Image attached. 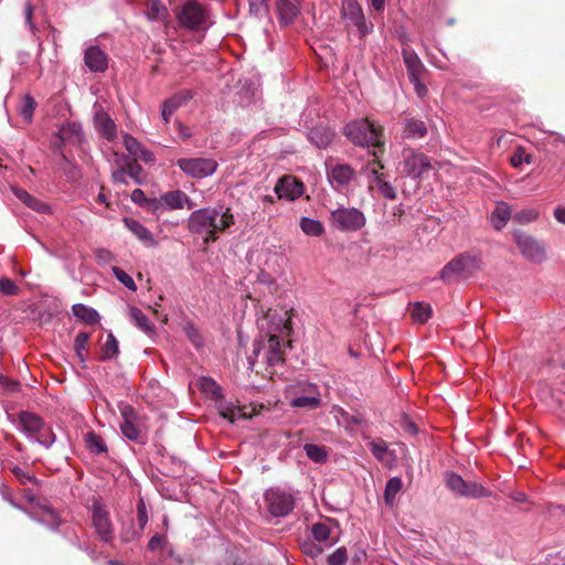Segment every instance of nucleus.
<instances>
[{
    "instance_id": "f257e3e1",
    "label": "nucleus",
    "mask_w": 565,
    "mask_h": 565,
    "mask_svg": "<svg viewBox=\"0 0 565 565\" xmlns=\"http://www.w3.org/2000/svg\"><path fill=\"white\" fill-rule=\"evenodd\" d=\"M234 224V215L230 207H205L191 213L188 218V228L191 233L202 235L207 244L218 237V233L226 231Z\"/></svg>"
},
{
    "instance_id": "f03ea898",
    "label": "nucleus",
    "mask_w": 565,
    "mask_h": 565,
    "mask_svg": "<svg viewBox=\"0 0 565 565\" xmlns=\"http://www.w3.org/2000/svg\"><path fill=\"white\" fill-rule=\"evenodd\" d=\"M344 134L356 146L377 147L382 143L381 129L366 118L349 122Z\"/></svg>"
},
{
    "instance_id": "7ed1b4c3",
    "label": "nucleus",
    "mask_w": 565,
    "mask_h": 565,
    "mask_svg": "<svg viewBox=\"0 0 565 565\" xmlns=\"http://www.w3.org/2000/svg\"><path fill=\"white\" fill-rule=\"evenodd\" d=\"M480 268V258L475 255L461 254L447 263L440 271L439 278L450 282L458 277H468Z\"/></svg>"
},
{
    "instance_id": "20e7f679",
    "label": "nucleus",
    "mask_w": 565,
    "mask_h": 565,
    "mask_svg": "<svg viewBox=\"0 0 565 565\" xmlns=\"http://www.w3.org/2000/svg\"><path fill=\"white\" fill-rule=\"evenodd\" d=\"M330 223L341 232H358L366 224V217L359 209L338 207L330 213Z\"/></svg>"
},
{
    "instance_id": "39448f33",
    "label": "nucleus",
    "mask_w": 565,
    "mask_h": 565,
    "mask_svg": "<svg viewBox=\"0 0 565 565\" xmlns=\"http://www.w3.org/2000/svg\"><path fill=\"white\" fill-rule=\"evenodd\" d=\"M264 498L268 512L276 518L288 515L295 508L294 493L288 490L270 488Z\"/></svg>"
},
{
    "instance_id": "423d86ee",
    "label": "nucleus",
    "mask_w": 565,
    "mask_h": 565,
    "mask_svg": "<svg viewBox=\"0 0 565 565\" xmlns=\"http://www.w3.org/2000/svg\"><path fill=\"white\" fill-rule=\"evenodd\" d=\"M401 172L413 179L422 178L425 172L430 170L429 158L423 152L406 148L402 152L399 162Z\"/></svg>"
},
{
    "instance_id": "0eeeda50",
    "label": "nucleus",
    "mask_w": 565,
    "mask_h": 565,
    "mask_svg": "<svg viewBox=\"0 0 565 565\" xmlns=\"http://www.w3.org/2000/svg\"><path fill=\"white\" fill-rule=\"evenodd\" d=\"M341 17L345 21V25L348 28H355L361 38L369 34L373 29L372 23H366L358 0H342Z\"/></svg>"
},
{
    "instance_id": "6e6552de",
    "label": "nucleus",
    "mask_w": 565,
    "mask_h": 565,
    "mask_svg": "<svg viewBox=\"0 0 565 565\" xmlns=\"http://www.w3.org/2000/svg\"><path fill=\"white\" fill-rule=\"evenodd\" d=\"M445 480L448 489L457 495L475 499L490 495V492L482 484L466 481L457 473L447 472Z\"/></svg>"
},
{
    "instance_id": "1a4fd4ad",
    "label": "nucleus",
    "mask_w": 565,
    "mask_h": 565,
    "mask_svg": "<svg viewBox=\"0 0 565 565\" xmlns=\"http://www.w3.org/2000/svg\"><path fill=\"white\" fill-rule=\"evenodd\" d=\"M177 164L183 173L195 179L210 177L217 169V162L212 158H181Z\"/></svg>"
},
{
    "instance_id": "9d476101",
    "label": "nucleus",
    "mask_w": 565,
    "mask_h": 565,
    "mask_svg": "<svg viewBox=\"0 0 565 565\" xmlns=\"http://www.w3.org/2000/svg\"><path fill=\"white\" fill-rule=\"evenodd\" d=\"M92 522L95 532L102 541L108 543L114 540V526L109 512L99 502H94L92 508Z\"/></svg>"
},
{
    "instance_id": "9b49d317",
    "label": "nucleus",
    "mask_w": 565,
    "mask_h": 565,
    "mask_svg": "<svg viewBox=\"0 0 565 565\" xmlns=\"http://www.w3.org/2000/svg\"><path fill=\"white\" fill-rule=\"evenodd\" d=\"M178 20L180 24L186 29H198L205 23V10L200 3L195 1H188L178 13Z\"/></svg>"
},
{
    "instance_id": "f8f14e48",
    "label": "nucleus",
    "mask_w": 565,
    "mask_h": 565,
    "mask_svg": "<svg viewBox=\"0 0 565 565\" xmlns=\"http://www.w3.org/2000/svg\"><path fill=\"white\" fill-rule=\"evenodd\" d=\"M513 237L521 254L532 262H541L545 257V249L543 245L534 239L532 236L515 231Z\"/></svg>"
},
{
    "instance_id": "ddd939ff",
    "label": "nucleus",
    "mask_w": 565,
    "mask_h": 565,
    "mask_svg": "<svg viewBox=\"0 0 565 565\" xmlns=\"http://www.w3.org/2000/svg\"><path fill=\"white\" fill-rule=\"evenodd\" d=\"M328 179L337 191L348 188L355 179V171L345 163H337L328 167Z\"/></svg>"
},
{
    "instance_id": "4468645a",
    "label": "nucleus",
    "mask_w": 565,
    "mask_h": 565,
    "mask_svg": "<svg viewBox=\"0 0 565 565\" xmlns=\"http://www.w3.org/2000/svg\"><path fill=\"white\" fill-rule=\"evenodd\" d=\"M274 190L279 200L295 201L302 195L303 183L292 175H285L277 181Z\"/></svg>"
},
{
    "instance_id": "2eb2a0df",
    "label": "nucleus",
    "mask_w": 565,
    "mask_h": 565,
    "mask_svg": "<svg viewBox=\"0 0 565 565\" xmlns=\"http://www.w3.org/2000/svg\"><path fill=\"white\" fill-rule=\"evenodd\" d=\"M311 534L313 539L321 544V546L317 547L315 551H310L311 555L320 554L323 547L331 546L338 541L333 530L323 522L315 523L311 527Z\"/></svg>"
},
{
    "instance_id": "dca6fc26",
    "label": "nucleus",
    "mask_w": 565,
    "mask_h": 565,
    "mask_svg": "<svg viewBox=\"0 0 565 565\" xmlns=\"http://www.w3.org/2000/svg\"><path fill=\"white\" fill-rule=\"evenodd\" d=\"M85 65L92 72H105L108 67L107 54L97 45H90L85 50Z\"/></svg>"
},
{
    "instance_id": "f3484780",
    "label": "nucleus",
    "mask_w": 565,
    "mask_h": 565,
    "mask_svg": "<svg viewBox=\"0 0 565 565\" xmlns=\"http://www.w3.org/2000/svg\"><path fill=\"white\" fill-rule=\"evenodd\" d=\"M43 420L35 414L21 412L18 419V429L24 433L29 438H33L36 433H41Z\"/></svg>"
},
{
    "instance_id": "a211bd4d",
    "label": "nucleus",
    "mask_w": 565,
    "mask_h": 565,
    "mask_svg": "<svg viewBox=\"0 0 565 565\" xmlns=\"http://www.w3.org/2000/svg\"><path fill=\"white\" fill-rule=\"evenodd\" d=\"M122 423L120 424V430L122 435L130 440H138L140 437V429L136 424V416L131 406H125L121 408Z\"/></svg>"
},
{
    "instance_id": "6ab92c4d",
    "label": "nucleus",
    "mask_w": 565,
    "mask_h": 565,
    "mask_svg": "<svg viewBox=\"0 0 565 565\" xmlns=\"http://www.w3.org/2000/svg\"><path fill=\"white\" fill-rule=\"evenodd\" d=\"M94 122L97 130L109 141H113L117 136V129L114 120L103 110H99L94 116Z\"/></svg>"
},
{
    "instance_id": "aec40b11",
    "label": "nucleus",
    "mask_w": 565,
    "mask_h": 565,
    "mask_svg": "<svg viewBox=\"0 0 565 565\" xmlns=\"http://www.w3.org/2000/svg\"><path fill=\"white\" fill-rule=\"evenodd\" d=\"M124 223L126 227L145 245L150 247L157 245V242L153 238L151 232L146 226H143L139 221L130 217H125Z\"/></svg>"
},
{
    "instance_id": "412c9836",
    "label": "nucleus",
    "mask_w": 565,
    "mask_h": 565,
    "mask_svg": "<svg viewBox=\"0 0 565 565\" xmlns=\"http://www.w3.org/2000/svg\"><path fill=\"white\" fill-rule=\"evenodd\" d=\"M309 395L294 397L290 402L292 407L316 409L320 406V394L316 385L310 384L308 387Z\"/></svg>"
},
{
    "instance_id": "4be33fe9",
    "label": "nucleus",
    "mask_w": 565,
    "mask_h": 565,
    "mask_svg": "<svg viewBox=\"0 0 565 565\" xmlns=\"http://www.w3.org/2000/svg\"><path fill=\"white\" fill-rule=\"evenodd\" d=\"M57 136L63 143H79L83 140L82 125L75 121L66 122L61 126Z\"/></svg>"
},
{
    "instance_id": "5701e85b",
    "label": "nucleus",
    "mask_w": 565,
    "mask_h": 565,
    "mask_svg": "<svg viewBox=\"0 0 565 565\" xmlns=\"http://www.w3.org/2000/svg\"><path fill=\"white\" fill-rule=\"evenodd\" d=\"M511 207L505 202H498L490 214V222L497 231H501L511 218Z\"/></svg>"
},
{
    "instance_id": "b1692460",
    "label": "nucleus",
    "mask_w": 565,
    "mask_h": 565,
    "mask_svg": "<svg viewBox=\"0 0 565 565\" xmlns=\"http://www.w3.org/2000/svg\"><path fill=\"white\" fill-rule=\"evenodd\" d=\"M277 11L281 24L291 23L299 13L298 0H278Z\"/></svg>"
},
{
    "instance_id": "393cba45",
    "label": "nucleus",
    "mask_w": 565,
    "mask_h": 565,
    "mask_svg": "<svg viewBox=\"0 0 565 565\" xmlns=\"http://www.w3.org/2000/svg\"><path fill=\"white\" fill-rule=\"evenodd\" d=\"M284 340L278 335H270L268 339V354L267 363L269 366H275L284 362L282 358Z\"/></svg>"
},
{
    "instance_id": "a878e982",
    "label": "nucleus",
    "mask_w": 565,
    "mask_h": 565,
    "mask_svg": "<svg viewBox=\"0 0 565 565\" xmlns=\"http://www.w3.org/2000/svg\"><path fill=\"white\" fill-rule=\"evenodd\" d=\"M185 201L188 195L180 190L167 192L159 199V203L168 210L183 209Z\"/></svg>"
},
{
    "instance_id": "bb28decb",
    "label": "nucleus",
    "mask_w": 565,
    "mask_h": 565,
    "mask_svg": "<svg viewBox=\"0 0 565 565\" xmlns=\"http://www.w3.org/2000/svg\"><path fill=\"white\" fill-rule=\"evenodd\" d=\"M196 386L205 396L213 401H220L223 397L222 387L212 377H200Z\"/></svg>"
},
{
    "instance_id": "cd10ccee",
    "label": "nucleus",
    "mask_w": 565,
    "mask_h": 565,
    "mask_svg": "<svg viewBox=\"0 0 565 565\" xmlns=\"http://www.w3.org/2000/svg\"><path fill=\"white\" fill-rule=\"evenodd\" d=\"M129 317L134 324L146 334L151 335L154 333L153 324L139 308L129 307Z\"/></svg>"
},
{
    "instance_id": "c85d7f7f",
    "label": "nucleus",
    "mask_w": 565,
    "mask_h": 565,
    "mask_svg": "<svg viewBox=\"0 0 565 565\" xmlns=\"http://www.w3.org/2000/svg\"><path fill=\"white\" fill-rule=\"evenodd\" d=\"M308 137L310 141L318 148H326L332 141L333 132L324 127H316L309 131Z\"/></svg>"
},
{
    "instance_id": "c756f323",
    "label": "nucleus",
    "mask_w": 565,
    "mask_h": 565,
    "mask_svg": "<svg viewBox=\"0 0 565 565\" xmlns=\"http://www.w3.org/2000/svg\"><path fill=\"white\" fill-rule=\"evenodd\" d=\"M12 191H13L14 195L30 209L41 212V213L49 212V206L45 203L33 198L25 190L20 189V188H13Z\"/></svg>"
},
{
    "instance_id": "7c9ffc66",
    "label": "nucleus",
    "mask_w": 565,
    "mask_h": 565,
    "mask_svg": "<svg viewBox=\"0 0 565 565\" xmlns=\"http://www.w3.org/2000/svg\"><path fill=\"white\" fill-rule=\"evenodd\" d=\"M384 169V166L373 158L367 164H365L362 169L363 174L369 180V188L374 190V183L377 182V179H382L384 174L381 172Z\"/></svg>"
},
{
    "instance_id": "2f4dec72",
    "label": "nucleus",
    "mask_w": 565,
    "mask_h": 565,
    "mask_svg": "<svg viewBox=\"0 0 565 565\" xmlns=\"http://www.w3.org/2000/svg\"><path fill=\"white\" fill-rule=\"evenodd\" d=\"M73 315L87 324H95L99 321L98 312L83 303H76L72 308Z\"/></svg>"
},
{
    "instance_id": "473e14b6",
    "label": "nucleus",
    "mask_w": 565,
    "mask_h": 565,
    "mask_svg": "<svg viewBox=\"0 0 565 565\" xmlns=\"http://www.w3.org/2000/svg\"><path fill=\"white\" fill-rule=\"evenodd\" d=\"M427 132L424 121L414 118L407 119L404 125L403 137L411 138H423Z\"/></svg>"
},
{
    "instance_id": "72a5a7b5",
    "label": "nucleus",
    "mask_w": 565,
    "mask_h": 565,
    "mask_svg": "<svg viewBox=\"0 0 565 565\" xmlns=\"http://www.w3.org/2000/svg\"><path fill=\"white\" fill-rule=\"evenodd\" d=\"M146 14L150 20H164L168 10L160 0H146Z\"/></svg>"
},
{
    "instance_id": "f704fd0d",
    "label": "nucleus",
    "mask_w": 565,
    "mask_h": 565,
    "mask_svg": "<svg viewBox=\"0 0 565 565\" xmlns=\"http://www.w3.org/2000/svg\"><path fill=\"white\" fill-rule=\"evenodd\" d=\"M218 413L223 418L227 419L230 423H235L238 419L248 417L244 408L236 407L230 404H221L218 406Z\"/></svg>"
},
{
    "instance_id": "c9c22d12",
    "label": "nucleus",
    "mask_w": 565,
    "mask_h": 565,
    "mask_svg": "<svg viewBox=\"0 0 565 565\" xmlns=\"http://www.w3.org/2000/svg\"><path fill=\"white\" fill-rule=\"evenodd\" d=\"M300 228L306 235L309 236H321L324 232V227L322 223L318 220H313L310 217H302L300 220Z\"/></svg>"
},
{
    "instance_id": "e433bc0d",
    "label": "nucleus",
    "mask_w": 565,
    "mask_h": 565,
    "mask_svg": "<svg viewBox=\"0 0 565 565\" xmlns=\"http://www.w3.org/2000/svg\"><path fill=\"white\" fill-rule=\"evenodd\" d=\"M433 309L426 302H415L412 308V318L417 323H425L431 317Z\"/></svg>"
},
{
    "instance_id": "4c0bfd02",
    "label": "nucleus",
    "mask_w": 565,
    "mask_h": 565,
    "mask_svg": "<svg viewBox=\"0 0 565 565\" xmlns=\"http://www.w3.org/2000/svg\"><path fill=\"white\" fill-rule=\"evenodd\" d=\"M403 486L402 479L398 477L391 478L385 486L384 500L388 505H392L395 501L397 493L401 491Z\"/></svg>"
},
{
    "instance_id": "58836bf2",
    "label": "nucleus",
    "mask_w": 565,
    "mask_h": 565,
    "mask_svg": "<svg viewBox=\"0 0 565 565\" xmlns=\"http://www.w3.org/2000/svg\"><path fill=\"white\" fill-rule=\"evenodd\" d=\"M303 450L308 458L317 463H322L328 458V452L323 446L316 444H306Z\"/></svg>"
},
{
    "instance_id": "ea45409f",
    "label": "nucleus",
    "mask_w": 565,
    "mask_h": 565,
    "mask_svg": "<svg viewBox=\"0 0 565 565\" xmlns=\"http://www.w3.org/2000/svg\"><path fill=\"white\" fill-rule=\"evenodd\" d=\"M90 334L87 332H79L74 340V349L75 353L79 360V362L84 365L86 360V351L87 344L89 341Z\"/></svg>"
},
{
    "instance_id": "a19ab883",
    "label": "nucleus",
    "mask_w": 565,
    "mask_h": 565,
    "mask_svg": "<svg viewBox=\"0 0 565 565\" xmlns=\"http://www.w3.org/2000/svg\"><path fill=\"white\" fill-rule=\"evenodd\" d=\"M404 62L409 73L411 81H415L416 75L420 72L422 63L416 54L404 50L403 51Z\"/></svg>"
},
{
    "instance_id": "79ce46f5",
    "label": "nucleus",
    "mask_w": 565,
    "mask_h": 565,
    "mask_svg": "<svg viewBox=\"0 0 565 565\" xmlns=\"http://www.w3.org/2000/svg\"><path fill=\"white\" fill-rule=\"evenodd\" d=\"M370 450L372 455L379 460V461H386L387 456L390 454L388 447L385 440L383 439H374L371 440L369 444Z\"/></svg>"
},
{
    "instance_id": "37998d69",
    "label": "nucleus",
    "mask_w": 565,
    "mask_h": 565,
    "mask_svg": "<svg viewBox=\"0 0 565 565\" xmlns=\"http://www.w3.org/2000/svg\"><path fill=\"white\" fill-rule=\"evenodd\" d=\"M191 98L192 93L190 90H183L167 99L163 103V106L171 113H174L182 104L186 103Z\"/></svg>"
},
{
    "instance_id": "c03bdc74",
    "label": "nucleus",
    "mask_w": 565,
    "mask_h": 565,
    "mask_svg": "<svg viewBox=\"0 0 565 565\" xmlns=\"http://www.w3.org/2000/svg\"><path fill=\"white\" fill-rule=\"evenodd\" d=\"M85 440H86L88 449L92 452L99 455V454H105L107 451V447H106L103 438L100 436H98L97 434H95L93 431L86 434Z\"/></svg>"
},
{
    "instance_id": "a18cd8bd",
    "label": "nucleus",
    "mask_w": 565,
    "mask_h": 565,
    "mask_svg": "<svg viewBox=\"0 0 565 565\" xmlns=\"http://www.w3.org/2000/svg\"><path fill=\"white\" fill-rule=\"evenodd\" d=\"M36 107V102L31 95H25L22 102V105L20 106V116L23 118V120L28 124L32 121L33 113Z\"/></svg>"
},
{
    "instance_id": "49530a36",
    "label": "nucleus",
    "mask_w": 565,
    "mask_h": 565,
    "mask_svg": "<svg viewBox=\"0 0 565 565\" xmlns=\"http://www.w3.org/2000/svg\"><path fill=\"white\" fill-rule=\"evenodd\" d=\"M533 162V156L525 152L523 147H518L510 158V163L513 168L519 169L523 163L531 164Z\"/></svg>"
},
{
    "instance_id": "de8ad7c7",
    "label": "nucleus",
    "mask_w": 565,
    "mask_h": 565,
    "mask_svg": "<svg viewBox=\"0 0 565 565\" xmlns=\"http://www.w3.org/2000/svg\"><path fill=\"white\" fill-rule=\"evenodd\" d=\"M103 359H113L118 355L119 348L118 341L113 333L107 335L106 342L103 345Z\"/></svg>"
},
{
    "instance_id": "09e8293b",
    "label": "nucleus",
    "mask_w": 565,
    "mask_h": 565,
    "mask_svg": "<svg viewBox=\"0 0 565 565\" xmlns=\"http://www.w3.org/2000/svg\"><path fill=\"white\" fill-rule=\"evenodd\" d=\"M540 212L536 209H525L514 214L513 220L520 224H529L536 221Z\"/></svg>"
},
{
    "instance_id": "8fccbe9b",
    "label": "nucleus",
    "mask_w": 565,
    "mask_h": 565,
    "mask_svg": "<svg viewBox=\"0 0 565 565\" xmlns=\"http://www.w3.org/2000/svg\"><path fill=\"white\" fill-rule=\"evenodd\" d=\"M374 189H377L379 192L387 200L396 199L395 188L387 182L384 177L382 179H377V182L374 183Z\"/></svg>"
},
{
    "instance_id": "3c124183",
    "label": "nucleus",
    "mask_w": 565,
    "mask_h": 565,
    "mask_svg": "<svg viewBox=\"0 0 565 565\" xmlns=\"http://www.w3.org/2000/svg\"><path fill=\"white\" fill-rule=\"evenodd\" d=\"M111 270H113L115 277L117 278V280H119L126 288H128L129 290H132V291L137 290V286L134 281L132 277L129 276L125 270H122L121 268L116 267V266H114Z\"/></svg>"
},
{
    "instance_id": "603ef678",
    "label": "nucleus",
    "mask_w": 565,
    "mask_h": 565,
    "mask_svg": "<svg viewBox=\"0 0 565 565\" xmlns=\"http://www.w3.org/2000/svg\"><path fill=\"white\" fill-rule=\"evenodd\" d=\"M33 438H35V440L39 444L43 445L46 448L52 446L55 441L54 434L51 431L50 428H46L44 425L43 428L41 429V433H36L35 436H33Z\"/></svg>"
},
{
    "instance_id": "864d4df0",
    "label": "nucleus",
    "mask_w": 565,
    "mask_h": 565,
    "mask_svg": "<svg viewBox=\"0 0 565 565\" xmlns=\"http://www.w3.org/2000/svg\"><path fill=\"white\" fill-rule=\"evenodd\" d=\"M0 292L6 296H14L19 292V287L12 279L3 277L0 279Z\"/></svg>"
},
{
    "instance_id": "5fc2aeb1",
    "label": "nucleus",
    "mask_w": 565,
    "mask_h": 565,
    "mask_svg": "<svg viewBox=\"0 0 565 565\" xmlns=\"http://www.w3.org/2000/svg\"><path fill=\"white\" fill-rule=\"evenodd\" d=\"M124 146L127 149V151L134 157L137 153H139V151H141L142 148L141 143L128 134L124 136Z\"/></svg>"
},
{
    "instance_id": "6e6d98bb",
    "label": "nucleus",
    "mask_w": 565,
    "mask_h": 565,
    "mask_svg": "<svg viewBox=\"0 0 565 565\" xmlns=\"http://www.w3.org/2000/svg\"><path fill=\"white\" fill-rule=\"evenodd\" d=\"M148 548L152 552L158 550H168L166 536L161 534L153 535L148 543Z\"/></svg>"
},
{
    "instance_id": "4d7b16f0",
    "label": "nucleus",
    "mask_w": 565,
    "mask_h": 565,
    "mask_svg": "<svg viewBox=\"0 0 565 565\" xmlns=\"http://www.w3.org/2000/svg\"><path fill=\"white\" fill-rule=\"evenodd\" d=\"M137 519H138L140 529L143 530L148 523V513H147L146 503L142 499H140L137 504Z\"/></svg>"
},
{
    "instance_id": "13d9d810",
    "label": "nucleus",
    "mask_w": 565,
    "mask_h": 565,
    "mask_svg": "<svg viewBox=\"0 0 565 565\" xmlns=\"http://www.w3.org/2000/svg\"><path fill=\"white\" fill-rule=\"evenodd\" d=\"M347 552L344 548L335 550L328 558L330 565H343L347 562Z\"/></svg>"
},
{
    "instance_id": "bf43d9fd",
    "label": "nucleus",
    "mask_w": 565,
    "mask_h": 565,
    "mask_svg": "<svg viewBox=\"0 0 565 565\" xmlns=\"http://www.w3.org/2000/svg\"><path fill=\"white\" fill-rule=\"evenodd\" d=\"M249 10L254 14H262L268 11L267 0H248Z\"/></svg>"
},
{
    "instance_id": "052dcab7",
    "label": "nucleus",
    "mask_w": 565,
    "mask_h": 565,
    "mask_svg": "<svg viewBox=\"0 0 565 565\" xmlns=\"http://www.w3.org/2000/svg\"><path fill=\"white\" fill-rule=\"evenodd\" d=\"M95 256H96L98 264H100V265H107L115 259V257L110 250L103 249V248L97 249L95 252Z\"/></svg>"
},
{
    "instance_id": "680f3d73",
    "label": "nucleus",
    "mask_w": 565,
    "mask_h": 565,
    "mask_svg": "<svg viewBox=\"0 0 565 565\" xmlns=\"http://www.w3.org/2000/svg\"><path fill=\"white\" fill-rule=\"evenodd\" d=\"M185 333L190 341L196 347L200 348L203 344L202 337L199 334L198 330L193 326H188L185 328Z\"/></svg>"
},
{
    "instance_id": "e2e57ef3",
    "label": "nucleus",
    "mask_w": 565,
    "mask_h": 565,
    "mask_svg": "<svg viewBox=\"0 0 565 565\" xmlns=\"http://www.w3.org/2000/svg\"><path fill=\"white\" fill-rule=\"evenodd\" d=\"M126 172H127V175L134 178L137 182H139L138 180V173L140 171V167L139 164L137 163V160H132V161H129L126 166Z\"/></svg>"
},
{
    "instance_id": "0e129e2a",
    "label": "nucleus",
    "mask_w": 565,
    "mask_h": 565,
    "mask_svg": "<svg viewBox=\"0 0 565 565\" xmlns=\"http://www.w3.org/2000/svg\"><path fill=\"white\" fill-rule=\"evenodd\" d=\"M13 473L14 476L19 479V481L22 483V484H25L26 482H34L35 481V478L30 476V475H26L23 472L22 469L15 467L13 469Z\"/></svg>"
},
{
    "instance_id": "69168bd1",
    "label": "nucleus",
    "mask_w": 565,
    "mask_h": 565,
    "mask_svg": "<svg viewBox=\"0 0 565 565\" xmlns=\"http://www.w3.org/2000/svg\"><path fill=\"white\" fill-rule=\"evenodd\" d=\"M113 180L116 183H127V172L125 168H119L113 172Z\"/></svg>"
},
{
    "instance_id": "338daca9",
    "label": "nucleus",
    "mask_w": 565,
    "mask_h": 565,
    "mask_svg": "<svg viewBox=\"0 0 565 565\" xmlns=\"http://www.w3.org/2000/svg\"><path fill=\"white\" fill-rule=\"evenodd\" d=\"M131 200L139 204V205H142L145 202H146V195H145V192L140 189H135L131 193Z\"/></svg>"
},
{
    "instance_id": "774afa93",
    "label": "nucleus",
    "mask_w": 565,
    "mask_h": 565,
    "mask_svg": "<svg viewBox=\"0 0 565 565\" xmlns=\"http://www.w3.org/2000/svg\"><path fill=\"white\" fill-rule=\"evenodd\" d=\"M554 217L557 222L565 224V206H557L554 210Z\"/></svg>"
}]
</instances>
